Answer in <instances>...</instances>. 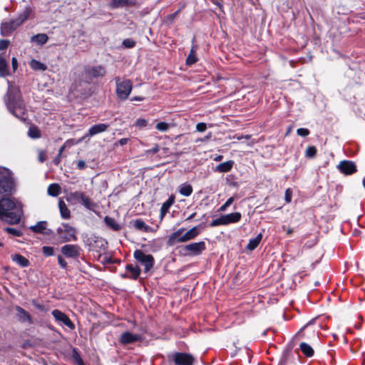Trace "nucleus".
<instances>
[{
    "mask_svg": "<svg viewBox=\"0 0 365 365\" xmlns=\"http://www.w3.org/2000/svg\"><path fill=\"white\" fill-rule=\"evenodd\" d=\"M291 200H292V195H291V192H289V190L288 189L286 190V192H285V200L287 202H290Z\"/></svg>",
    "mask_w": 365,
    "mask_h": 365,
    "instance_id": "53",
    "label": "nucleus"
},
{
    "mask_svg": "<svg viewBox=\"0 0 365 365\" xmlns=\"http://www.w3.org/2000/svg\"><path fill=\"white\" fill-rule=\"evenodd\" d=\"M58 208L62 218L67 220L71 217V212L61 199L58 200Z\"/></svg>",
    "mask_w": 365,
    "mask_h": 365,
    "instance_id": "22",
    "label": "nucleus"
},
{
    "mask_svg": "<svg viewBox=\"0 0 365 365\" xmlns=\"http://www.w3.org/2000/svg\"><path fill=\"white\" fill-rule=\"evenodd\" d=\"M179 192L182 195L190 196L192 192V187L190 185L182 184L180 186Z\"/></svg>",
    "mask_w": 365,
    "mask_h": 365,
    "instance_id": "33",
    "label": "nucleus"
},
{
    "mask_svg": "<svg viewBox=\"0 0 365 365\" xmlns=\"http://www.w3.org/2000/svg\"><path fill=\"white\" fill-rule=\"evenodd\" d=\"M194 215H195V214H194V213H193V214H192V215L188 217V219H192V218L194 217Z\"/></svg>",
    "mask_w": 365,
    "mask_h": 365,
    "instance_id": "63",
    "label": "nucleus"
},
{
    "mask_svg": "<svg viewBox=\"0 0 365 365\" xmlns=\"http://www.w3.org/2000/svg\"><path fill=\"white\" fill-rule=\"evenodd\" d=\"M108 128V124H105V123L97 124V125L92 126L89 129L88 133L91 136H93V135H97L98 133L106 131Z\"/></svg>",
    "mask_w": 365,
    "mask_h": 365,
    "instance_id": "21",
    "label": "nucleus"
},
{
    "mask_svg": "<svg viewBox=\"0 0 365 365\" xmlns=\"http://www.w3.org/2000/svg\"><path fill=\"white\" fill-rule=\"evenodd\" d=\"M233 202H234V197H230L229 199H227L226 202L220 207V210L225 211L227 207H229L230 205H231Z\"/></svg>",
    "mask_w": 365,
    "mask_h": 365,
    "instance_id": "43",
    "label": "nucleus"
},
{
    "mask_svg": "<svg viewBox=\"0 0 365 365\" xmlns=\"http://www.w3.org/2000/svg\"><path fill=\"white\" fill-rule=\"evenodd\" d=\"M136 0H111L110 6L113 9L133 6L135 4Z\"/></svg>",
    "mask_w": 365,
    "mask_h": 365,
    "instance_id": "19",
    "label": "nucleus"
},
{
    "mask_svg": "<svg viewBox=\"0 0 365 365\" xmlns=\"http://www.w3.org/2000/svg\"><path fill=\"white\" fill-rule=\"evenodd\" d=\"M58 262L60 267L62 268H66L67 267V262L61 255L58 256Z\"/></svg>",
    "mask_w": 365,
    "mask_h": 365,
    "instance_id": "46",
    "label": "nucleus"
},
{
    "mask_svg": "<svg viewBox=\"0 0 365 365\" xmlns=\"http://www.w3.org/2000/svg\"><path fill=\"white\" fill-rule=\"evenodd\" d=\"M185 231L184 228H180L170 235L168 242L170 245L175 243L185 242L196 237L199 235L197 227H193L185 233L182 234Z\"/></svg>",
    "mask_w": 365,
    "mask_h": 365,
    "instance_id": "3",
    "label": "nucleus"
},
{
    "mask_svg": "<svg viewBox=\"0 0 365 365\" xmlns=\"http://www.w3.org/2000/svg\"><path fill=\"white\" fill-rule=\"evenodd\" d=\"M81 248L77 245L68 244L61 248V253L68 258H77L80 256Z\"/></svg>",
    "mask_w": 365,
    "mask_h": 365,
    "instance_id": "11",
    "label": "nucleus"
},
{
    "mask_svg": "<svg viewBox=\"0 0 365 365\" xmlns=\"http://www.w3.org/2000/svg\"><path fill=\"white\" fill-rule=\"evenodd\" d=\"M197 48V46H192L190 52L186 59L187 65H192L197 61V58L196 56Z\"/></svg>",
    "mask_w": 365,
    "mask_h": 365,
    "instance_id": "28",
    "label": "nucleus"
},
{
    "mask_svg": "<svg viewBox=\"0 0 365 365\" xmlns=\"http://www.w3.org/2000/svg\"><path fill=\"white\" fill-rule=\"evenodd\" d=\"M134 227L138 230L147 231L148 230V226L141 220H135Z\"/></svg>",
    "mask_w": 365,
    "mask_h": 365,
    "instance_id": "35",
    "label": "nucleus"
},
{
    "mask_svg": "<svg viewBox=\"0 0 365 365\" xmlns=\"http://www.w3.org/2000/svg\"><path fill=\"white\" fill-rule=\"evenodd\" d=\"M60 242L76 241V230L67 223H63L56 230Z\"/></svg>",
    "mask_w": 365,
    "mask_h": 365,
    "instance_id": "6",
    "label": "nucleus"
},
{
    "mask_svg": "<svg viewBox=\"0 0 365 365\" xmlns=\"http://www.w3.org/2000/svg\"><path fill=\"white\" fill-rule=\"evenodd\" d=\"M61 161V156L58 155V156L53 160V162L56 165H58Z\"/></svg>",
    "mask_w": 365,
    "mask_h": 365,
    "instance_id": "58",
    "label": "nucleus"
},
{
    "mask_svg": "<svg viewBox=\"0 0 365 365\" xmlns=\"http://www.w3.org/2000/svg\"><path fill=\"white\" fill-rule=\"evenodd\" d=\"M77 168L79 170H83L86 168V163L83 160H78L77 163Z\"/></svg>",
    "mask_w": 365,
    "mask_h": 365,
    "instance_id": "51",
    "label": "nucleus"
},
{
    "mask_svg": "<svg viewBox=\"0 0 365 365\" xmlns=\"http://www.w3.org/2000/svg\"><path fill=\"white\" fill-rule=\"evenodd\" d=\"M104 221L108 227L111 228L113 230H119L120 229V226L116 222L115 219L106 216L104 219Z\"/></svg>",
    "mask_w": 365,
    "mask_h": 365,
    "instance_id": "31",
    "label": "nucleus"
},
{
    "mask_svg": "<svg viewBox=\"0 0 365 365\" xmlns=\"http://www.w3.org/2000/svg\"><path fill=\"white\" fill-rule=\"evenodd\" d=\"M66 199L73 205L80 203L88 210H93L95 207L93 201L83 192H71L67 195Z\"/></svg>",
    "mask_w": 365,
    "mask_h": 365,
    "instance_id": "4",
    "label": "nucleus"
},
{
    "mask_svg": "<svg viewBox=\"0 0 365 365\" xmlns=\"http://www.w3.org/2000/svg\"><path fill=\"white\" fill-rule=\"evenodd\" d=\"M11 259L14 262H16L20 266H21L22 267H26L29 265V260L26 258H25L24 256H22L19 254H16V255H12Z\"/></svg>",
    "mask_w": 365,
    "mask_h": 365,
    "instance_id": "26",
    "label": "nucleus"
},
{
    "mask_svg": "<svg viewBox=\"0 0 365 365\" xmlns=\"http://www.w3.org/2000/svg\"><path fill=\"white\" fill-rule=\"evenodd\" d=\"M46 222L41 221L38 222L35 225L31 226L30 228L34 232L48 235L50 233V230L46 229Z\"/></svg>",
    "mask_w": 365,
    "mask_h": 365,
    "instance_id": "20",
    "label": "nucleus"
},
{
    "mask_svg": "<svg viewBox=\"0 0 365 365\" xmlns=\"http://www.w3.org/2000/svg\"><path fill=\"white\" fill-rule=\"evenodd\" d=\"M143 101V98H141V97H135L133 99H132V101Z\"/></svg>",
    "mask_w": 365,
    "mask_h": 365,
    "instance_id": "61",
    "label": "nucleus"
},
{
    "mask_svg": "<svg viewBox=\"0 0 365 365\" xmlns=\"http://www.w3.org/2000/svg\"><path fill=\"white\" fill-rule=\"evenodd\" d=\"M29 135L31 138H36L40 137V132L36 128H31L29 131Z\"/></svg>",
    "mask_w": 365,
    "mask_h": 365,
    "instance_id": "40",
    "label": "nucleus"
},
{
    "mask_svg": "<svg viewBox=\"0 0 365 365\" xmlns=\"http://www.w3.org/2000/svg\"><path fill=\"white\" fill-rule=\"evenodd\" d=\"M29 65L32 69L36 71H45L46 69V65L35 59L31 60Z\"/></svg>",
    "mask_w": 365,
    "mask_h": 365,
    "instance_id": "32",
    "label": "nucleus"
},
{
    "mask_svg": "<svg viewBox=\"0 0 365 365\" xmlns=\"http://www.w3.org/2000/svg\"><path fill=\"white\" fill-rule=\"evenodd\" d=\"M42 252L45 256L49 257L53 255L54 249L52 247L44 246L42 248Z\"/></svg>",
    "mask_w": 365,
    "mask_h": 365,
    "instance_id": "39",
    "label": "nucleus"
},
{
    "mask_svg": "<svg viewBox=\"0 0 365 365\" xmlns=\"http://www.w3.org/2000/svg\"><path fill=\"white\" fill-rule=\"evenodd\" d=\"M22 215L21 204L14 199L2 198L0 200V219L9 224H17Z\"/></svg>",
    "mask_w": 365,
    "mask_h": 365,
    "instance_id": "1",
    "label": "nucleus"
},
{
    "mask_svg": "<svg viewBox=\"0 0 365 365\" xmlns=\"http://www.w3.org/2000/svg\"><path fill=\"white\" fill-rule=\"evenodd\" d=\"M245 138L246 139H249V138H250V137H249L248 135H247V136H245V137H244V136L241 135V136H238V137L237 138V140H241V139H242V138Z\"/></svg>",
    "mask_w": 365,
    "mask_h": 365,
    "instance_id": "60",
    "label": "nucleus"
},
{
    "mask_svg": "<svg viewBox=\"0 0 365 365\" xmlns=\"http://www.w3.org/2000/svg\"><path fill=\"white\" fill-rule=\"evenodd\" d=\"M135 259L145 266V271L148 272L154 264V258L151 255H146L142 250H137L134 252Z\"/></svg>",
    "mask_w": 365,
    "mask_h": 365,
    "instance_id": "9",
    "label": "nucleus"
},
{
    "mask_svg": "<svg viewBox=\"0 0 365 365\" xmlns=\"http://www.w3.org/2000/svg\"><path fill=\"white\" fill-rule=\"evenodd\" d=\"M60 186L58 184H51L48 187V193L52 196H57L60 192Z\"/></svg>",
    "mask_w": 365,
    "mask_h": 365,
    "instance_id": "34",
    "label": "nucleus"
},
{
    "mask_svg": "<svg viewBox=\"0 0 365 365\" xmlns=\"http://www.w3.org/2000/svg\"><path fill=\"white\" fill-rule=\"evenodd\" d=\"M8 108L9 110L17 118L24 119L25 117V108L24 105L21 100L14 101L10 100L8 103Z\"/></svg>",
    "mask_w": 365,
    "mask_h": 365,
    "instance_id": "10",
    "label": "nucleus"
},
{
    "mask_svg": "<svg viewBox=\"0 0 365 365\" xmlns=\"http://www.w3.org/2000/svg\"><path fill=\"white\" fill-rule=\"evenodd\" d=\"M115 83L118 96L122 100L128 98L132 91V82L128 79L121 80L120 78H116Z\"/></svg>",
    "mask_w": 365,
    "mask_h": 365,
    "instance_id": "7",
    "label": "nucleus"
},
{
    "mask_svg": "<svg viewBox=\"0 0 365 365\" xmlns=\"http://www.w3.org/2000/svg\"><path fill=\"white\" fill-rule=\"evenodd\" d=\"M170 203H169L168 202H165L162 207H161V213H162V216H163L165 213V212L167 211V210L168 209L169 206H170Z\"/></svg>",
    "mask_w": 365,
    "mask_h": 365,
    "instance_id": "50",
    "label": "nucleus"
},
{
    "mask_svg": "<svg viewBox=\"0 0 365 365\" xmlns=\"http://www.w3.org/2000/svg\"><path fill=\"white\" fill-rule=\"evenodd\" d=\"M233 164L234 162L232 160L222 163L216 166L215 170L219 173H227L232 169Z\"/></svg>",
    "mask_w": 365,
    "mask_h": 365,
    "instance_id": "25",
    "label": "nucleus"
},
{
    "mask_svg": "<svg viewBox=\"0 0 365 365\" xmlns=\"http://www.w3.org/2000/svg\"><path fill=\"white\" fill-rule=\"evenodd\" d=\"M148 125V120L143 118L138 119L135 123V125L139 128H142L145 127Z\"/></svg>",
    "mask_w": 365,
    "mask_h": 365,
    "instance_id": "41",
    "label": "nucleus"
},
{
    "mask_svg": "<svg viewBox=\"0 0 365 365\" xmlns=\"http://www.w3.org/2000/svg\"><path fill=\"white\" fill-rule=\"evenodd\" d=\"M73 140H67L59 149L58 155L61 156L63 152L65 150L67 146H70L73 144Z\"/></svg>",
    "mask_w": 365,
    "mask_h": 365,
    "instance_id": "44",
    "label": "nucleus"
},
{
    "mask_svg": "<svg viewBox=\"0 0 365 365\" xmlns=\"http://www.w3.org/2000/svg\"><path fill=\"white\" fill-rule=\"evenodd\" d=\"M14 187L12 173L8 168L0 167V193H11Z\"/></svg>",
    "mask_w": 365,
    "mask_h": 365,
    "instance_id": "5",
    "label": "nucleus"
},
{
    "mask_svg": "<svg viewBox=\"0 0 365 365\" xmlns=\"http://www.w3.org/2000/svg\"><path fill=\"white\" fill-rule=\"evenodd\" d=\"M11 63H12L13 71H14V72H15L18 68L17 59L15 57H13L12 60H11Z\"/></svg>",
    "mask_w": 365,
    "mask_h": 365,
    "instance_id": "52",
    "label": "nucleus"
},
{
    "mask_svg": "<svg viewBox=\"0 0 365 365\" xmlns=\"http://www.w3.org/2000/svg\"><path fill=\"white\" fill-rule=\"evenodd\" d=\"M282 228L284 231H286L288 235H292L293 232V229L291 227H286L285 226H283Z\"/></svg>",
    "mask_w": 365,
    "mask_h": 365,
    "instance_id": "55",
    "label": "nucleus"
},
{
    "mask_svg": "<svg viewBox=\"0 0 365 365\" xmlns=\"http://www.w3.org/2000/svg\"><path fill=\"white\" fill-rule=\"evenodd\" d=\"M173 361L176 365H192L194 358L185 353H176L173 355Z\"/></svg>",
    "mask_w": 365,
    "mask_h": 365,
    "instance_id": "12",
    "label": "nucleus"
},
{
    "mask_svg": "<svg viewBox=\"0 0 365 365\" xmlns=\"http://www.w3.org/2000/svg\"><path fill=\"white\" fill-rule=\"evenodd\" d=\"M141 339V336L138 334H134L129 331L123 332L120 338V341L123 344H131Z\"/></svg>",
    "mask_w": 365,
    "mask_h": 365,
    "instance_id": "18",
    "label": "nucleus"
},
{
    "mask_svg": "<svg viewBox=\"0 0 365 365\" xmlns=\"http://www.w3.org/2000/svg\"><path fill=\"white\" fill-rule=\"evenodd\" d=\"M362 182H363L364 187H365V177L363 178Z\"/></svg>",
    "mask_w": 365,
    "mask_h": 365,
    "instance_id": "62",
    "label": "nucleus"
},
{
    "mask_svg": "<svg viewBox=\"0 0 365 365\" xmlns=\"http://www.w3.org/2000/svg\"><path fill=\"white\" fill-rule=\"evenodd\" d=\"M31 12V9L26 7L16 19L2 23L1 25V34L4 36L10 35L29 18Z\"/></svg>",
    "mask_w": 365,
    "mask_h": 365,
    "instance_id": "2",
    "label": "nucleus"
},
{
    "mask_svg": "<svg viewBox=\"0 0 365 365\" xmlns=\"http://www.w3.org/2000/svg\"><path fill=\"white\" fill-rule=\"evenodd\" d=\"M240 219L241 214L240 212H233L222 215L219 218L213 220L210 223V226L215 227L222 225H228L230 223H235L239 222Z\"/></svg>",
    "mask_w": 365,
    "mask_h": 365,
    "instance_id": "8",
    "label": "nucleus"
},
{
    "mask_svg": "<svg viewBox=\"0 0 365 365\" xmlns=\"http://www.w3.org/2000/svg\"><path fill=\"white\" fill-rule=\"evenodd\" d=\"M159 150V148L158 145H155L154 148H153L152 149L149 150L147 151V153H158Z\"/></svg>",
    "mask_w": 365,
    "mask_h": 365,
    "instance_id": "56",
    "label": "nucleus"
},
{
    "mask_svg": "<svg viewBox=\"0 0 365 365\" xmlns=\"http://www.w3.org/2000/svg\"><path fill=\"white\" fill-rule=\"evenodd\" d=\"M205 248V243L202 241L187 245L184 249L187 252H189L190 255H197L204 251Z\"/></svg>",
    "mask_w": 365,
    "mask_h": 365,
    "instance_id": "16",
    "label": "nucleus"
},
{
    "mask_svg": "<svg viewBox=\"0 0 365 365\" xmlns=\"http://www.w3.org/2000/svg\"><path fill=\"white\" fill-rule=\"evenodd\" d=\"M16 316L21 323L33 324V320L30 314L19 306L15 307Z\"/></svg>",
    "mask_w": 365,
    "mask_h": 365,
    "instance_id": "14",
    "label": "nucleus"
},
{
    "mask_svg": "<svg viewBox=\"0 0 365 365\" xmlns=\"http://www.w3.org/2000/svg\"><path fill=\"white\" fill-rule=\"evenodd\" d=\"M83 138H81V139H80V140L78 141V143H81V142L82 141V140H83Z\"/></svg>",
    "mask_w": 365,
    "mask_h": 365,
    "instance_id": "64",
    "label": "nucleus"
},
{
    "mask_svg": "<svg viewBox=\"0 0 365 365\" xmlns=\"http://www.w3.org/2000/svg\"><path fill=\"white\" fill-rule=\"evenodd\" d=\"M297 133L299 135L303 137L307 136L309 134V131L307 128H299L297 129Z\"/></svg>",
    "mask_w": 365,
    "mask_h": 365,
    "instance_id": "45",
    "label": "nucleus"
},
{
    "mask_svg": "<svg viewBox=\"0 0 365 365\" xmlns=\"http://www.w3.org/2000/svg\"><path fill=\"white\" fill-rule=\"evenodd\" d=\"M128 141V138H121L120 140H118L117 143L119 144L120 145H124L127 144Z\"/></svg>",
    "mask_w": 365,
    "mask_h": 365,
    "instance_id": "54",
    "label": "nucleus"
},
{
    "mask_svg": "<svg viewBox=\"0 0 365 365\" xmlns=\"http://www.w3.org/2000/svg\"><path fill=\"white\" fill-rule=\"evenodd\" d=\"M262 239V234L259 233L253 239H251L247 246V249L250 250H254L259 244Z\"/></svg>",
    "mask_w": 365,
    "mask_h": 365,
    "instance_id": "30",
    "label": "nucleus"
},
{
    "mask_svg": "<svg viewBox=\"0 0 365 365\" xmlns=\"http://www.w3.org/2000/svg\"><path fill=\"white\" fill-rule=\"evenodd\" d=\"M38 158L39 162L43 163L46 158V153L43 150H39L38 155Z\"/></svg>",
    "mask_w": 365,
    "mask_h": 365,
    "instance_id": "49",
    "label": "nucleus"
},
{
    "mask_svg": "<svg viewBox=\"0 0 365 365\" xmlns=\"http://www.w3.org/2000/svg\"><path fill=\"white\" fill-rule=\"evenodd\" d=\"M156 129L161 132H166L170 128V125L165 122H160L156 125Z\"/></svg>",
    "mask_w": 365,
    "mask_h": 365,
    "instance_id": "37",
    "label": "nucleus"
},
{
    "mask_svg": "<svg viewBox=\"0 0 365 365\" xmlns=\"http://www.w3.org/2000/svg\"><path fill=\"white\" fill-rule=\"evenodd\" d=\"M123 45L124 46L125 48H130L134 47L135 45V43L132 39L127 38L123 41Z\"/></svg>",
    "mask_w": 365,
    "mask_h": 365,
    "instance_id": "42",
    "label": "nucleus"
},
{
    "mask_svg": "<svg viewBox=\"0 0 365 365\" xmlns=\"http://www.w3.org/2000/svg\"><path fill=\"white\" fill-rule=\"evenodd\" d=\"M341 173L345 175H351L356 171L354 163L349 160H343L337 166Z\"/></svg>",
    "mask_w": 365,
    "mask_h": 365,
    "instance_id": "15",
    "label": "nucleus"
},
{
    "mask_svg": "<svg viewBox=\"0 0 365 365\" xmlns=\"http://www.w3.org/2000/svg\"><path fill=\"white\" fill-rule=\"evenodd\" d=\"M207 128V125L205 123H199L196 125V130L199 132H204Z\"/></svg>",
    "mask_w": 365,
    "mask_h": 365,
    "instance_id": "47",
    "label": "nucleus"
},
{
    "mask_svg": "<svg viewBox=\"0 0 365 365\" xmlns=\"http://www.w3.org/2000/svg\"><path fill=\"white\" fill-rule=\"evenodd\" d=\"M316 154H317V148L314 146L307 147L306 152H305V155L307 158H312L316 155Z\"/></svg>",
    "mask_w": 365,
    "mask_h": 365,
    "instance_id": "36",
    "label": "nucleus"
},
{
    "mask_svg": "<svg viewBox=\"0 0 365 365\" xmlns=\"http://www.w3.org/2000/svg\"><path fill=\"white\" fill-rule=\"evenodd\" d=\"M222 158H223V156H222V155H217V156H216V157L214 158V160H215V161H220V160H222Z\"/></svg>",
    "mask_w": 365,
    "mask_h": 365,
    "instance_id": "59",
    "label": "nucleus"
},
{
    "mask_svg": "<svg viewBox=\"0 0 365 365\" xmlns=\"http://www.w3.org/2000/svg\"><path fill=\"white\" fill-rule=\"evenodd\" d=\"M33 304H34V307H35L36 309H39V310H41V311H46V310L44 309V307H43V305L39 304H37V303H36V302H34Z\"/></svg>",
    "mask_w": 365,
    "mask_h": 365,
    "instance_id": "57",
    "label": "nucleus"
},
{
    "mask_svg": "<svg viewBox=\"0 0 365 365\" xmlns=\"http://www.w3.org/2000/svg\"><path fill=\"white\" fill-rule=\"evenodd\" d=\"M125 269L130 273V275H128V277L131 278L133 279H136L140 274V269L139 268L138 266L127 264L125 267Z\"/></svg>",
    "mask_w": 365,
    "mask_h": 365,
    "instance_id": "23",
    "label": "nucleus"
},
{
    "mask_svg": "<svg viewBox=\"0 0 365 365\" xmlns=\"http://www.w3.org/2000/svg\"><path fill=\"white\" fill-rule=\"evenodd\" d=\"M85 73L89 77L98 78L104 76L106 73V71L104 67L98 66L86 68Z\"/></svg>",
    "mask_w": 365,
    "mask_h": 365,
    "instance_id": "17",
    "label": "nucleus"
},
{
    "mask_svg": "<svg viewBox=\"0 0 365 365\" xmlns=\"http://www.w3.org/2000/svg\"><path fill=\"white\" fill-rule=\"evenodd\" d=\"M4 231L13 236H16V237H19L22 234L20 230H16L15 228H11V227H6L4 229Z\"/></svg>",
    "mask_w": 365,
    "mask_h": 365,
    "instance_id": "38",
    "label": "nucleus"
},
{
    "mask_svg": "<svg viewBox=\"0 0 365 365\" xmlns=\"http://www.w3.org/2000/svg\"><path fill=\"white\" fill-rule=\"evenodd\" d=\"M9 40L1 39L0 40V50L6 49L9 44Z\"/></svg>",
    "mask_w": 365,
    "mask_h": 365,
    "instance_id": "48",
    "label": "nucleus"
},
{
    "mask_svg": "<svg viewBox=\"0 0 365 365\" xmlns=\"http://www.w3.org/2000/svg\"><path fill=\"white\" fill-rule=\"evenodd\" d=\"M10 75L9 65L6 59L0 55V76L6 77Z\"/></svg>",
    "mask_w": 365,
    "mask_h": 365,
    "instance_id": "24",
    "label": "nucleus"
},
{
    "mask_svg": "<svg viewBox=\"0 0 365 365\" xmlns=\"http://www.w3.org/2000/svg\"><path fill=\"white\" fill-rule=\"evenodd\" d=\"M300 349L302 352L307 356L311 357L314 355V349L312 348L310 345L305 342H302L299 344Z\"/></svg>",
    "mask_w": 365,
    "mask_h": 365,
    "instance_id": "29",
    "label": "nucleus"
},
{
    "mask_svg": "<svg viewBox=\"0 0 365 365\" xmlns=\"http://www.w3.org/2000/svg\"><path fill=\"white\" fill-rule=\"evenodd\" d=\"M52 315L56 321L63 323L71 329H73L75 328L74 324L71 321L68 317L61 311L58 309H54L52 312Z\"/></svg>",
    "mask_w": 365,
    "mask_h": 365,
    "instance_id": "13",
    "label": "nucleus"
},
{
    "mask_svg": "<svg viewBox=\"0 0 365 365\" xmlns=\"http://www.w3.org/2000/svg\"><path fill=\"white\" fill-rule=\"evenodd\" d=\"M48 40V37L46 34H38L31 37V41L38 45H43Z\"/></svg>",
    "mask_w": 365,
    "mask_h": 365,
    "instance_id": "27",
    "label": "nucleus"
}]
</instances>
